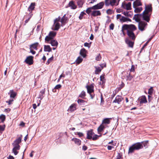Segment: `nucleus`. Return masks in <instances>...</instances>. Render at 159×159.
Wrapping results in <instances>:
<instances>
[{"instance_id": "nucleus-1", "label": "nucleus", "mask_w": 159, "mask_h": 159, "mask_svg": "<svg viewBox=\"0 0 159 159\" xmlns=\"http://www.w3.org/2000/svg\"><path fill=\"white\" fill-rule=\"evenodd\" d=\"M151 15V14L146 13L145 12V11H143L141 14L135 15L134 17L135 18V20L136 21H139L140 19V17H142L143 20L148 22L150 20Z\"/></svg>"}, {"instance_id": "nucleus-2", "label": "nucleus", "mask_w": 159, "mask_h": 159, "mask_svg": "<svg viewBox=\"0 0 159 159\" xmlns=\"http://www.w3.org/2000/svg\"><path fill=\"white\" fill-rule=\"evenodd\" d=\"M22 136L21 135V137L16 139L12 144L13 146L12 152L15 155L17 154L18 153V151L20 149V146L19 144L21 142Z\"/></svg>"}, {"instance_id": "nucleus-3", "label": "nucleus", "mask_w": 159, "mask_h": 159, "mask_svg": "<svg viewBox=\"0 0 159 159\" xmlns=\"http://www.w3.org/2000/svg\"><path fill=\"white\" fill-rule=\"evenodd\" d=\"M136 29V28L134 25H125L122 26L121 31L123 36H124L125 35V33L124 32V30H127V31L129 30V31L133 32Z\"/></svg>"}, {"instance_id": "nucleus-4", "label": "nucleus", "mask_w": 159, "mask_h": 159, "mask_svg": "<svg viewBox=\"0 0 159 159\" xmlns=\"http://www.w3.org/2000/svg\"><path fill=\"white\" fill-rule=\"evenodd\" d=\"M57 33L56 32L52 31L49 32L48 35L47 36L45 39L46 42H48L51 40L53 39L56 36Z\"/></svg>"}, {"instance_id": "nucleus-5", "label": "nucleus", "mask_w": 159, "mask_h": 159, "mask_svg": "<svg viewBox=\"0 0 159 159\" xmlns=\"http://www.w3.org/2000/svg\"><path fill=\"white\" fill-rule=\"evenodd\" d=\"M140 19H139V21L137 22H139V29L140 30L142 31L145 30L147 25V24L146 22L144 21H140Z\"/></svg>"}, {"instance_id": "nucleus-6", "label": "nucleus", "mask_w": 159, "mask_h": 159, "mask_svg": "<svg viewBox=\"0 0 159 159\" xmlns=\"http://www.w3.org/2000/svg\"><path fill=\"white\" fill-rule=\"evenodd\" d=\"M117 0H105V4L106 6L109 5L113 7L116 4Z\"/></svg>"}, {"instance_id": "nucleus-7", "label": "nucleus", "mask_w": 159, "mask_h": 159, "mask_svg": "<svg viewBox=\"0 0 159 159\" xmlns=\"http://www.w3.org/2000/svg\"><path fill=\"white\" fill-rule=\"evenodd\" d=\"M106 64L105 63L99 65V66H97L95 67L96 70L95 71V74H97L100 72L102 69L104 67H106Z\"/></svg>"}, {"instance_id": "nucleus-8", "label": "nucleus", "mask_w": 159, "mask_h": 159, "mask_svg": "<svg viewBox=\"0 0 159 159\" xmlns=\"http://www.w3.org/2000/svg\"><path fill=\"white\" fill-rule=\"evenodd\" d=\"M33 57L32 56H29L28 57L25 61L29 65H31L33 64Z\"/></svg>"}, {"instance_id": "nucleus-9", "label": "nucleus", "mask_w": 159, "mask_h": 159, "mask_svg": "<svg viewBox=\"0 0 159 159\" xmlns=\"http://www.w3.org/2000/svg\"><path fill=\"white\" fill-rule=\"evenodd\" d=\"M122 7L127 10H130L131 9V3L130 2H129L127 4L125 3H122Z\"/></svg>"}, {"instance_id": "nucleus-10", "label": "nucleus", "mask_w": 159, "mask_h": 159, "mask_svg": "<svg viewBox=\"0 0 159 159\" xmlns=\"http://www.w3.org/2000/svg\"><path fill=\"white\" fill-rule=\"evenodd\" d=\"M144 11L145 12L150 13L152 14V7L151 4L145 5V9Z\"/></svg>"}, {"instance_id": "nucleus-11", "label": "nucleus", "mask_w": 159, "mask_h": 159, "mask_svg": "<svg viewBox=\"0 0 159 159\" xmlns=\"http://www.w3.org/2000/svg\"><path fill=\"white\" fill-rule=\"evenodd\" d=\"M104 5V2H101L93 6V7L94 8V10L100 9L102 8Z\"/></svg>"}, {"instance_id": "nucleus-12", "label": "nucleus", "mask_w": 159, "mask_h": 159, "mask_svg": "<svg viewBox=\"0 0 159 159\" xmlns=\"http://www.w3.org/2000/svg\"><path fill=\"white\" fill-rule=\"evenodd\" d=\"M138 100L141 104L145 103L147 102L146 97L145 96H142L138 98Z\"/></svg>"}, {"instance_id": "nucleus-13", "label": "nucleus", "mask_w": 159, "mask_h": 159, "mask_svg": "<svg viewBox=\"0 0 159 159\" xmlns=\"http://www.w3.org/2000/svg\"><path fill=\"white\" fill-rule=\"evenodd\" d=\"M136 150H138L142 149L143 148V144L140 142L136 143L133 145Z\"/></svg>"}, {"instance_id": "nucleus-14", "label": "nucleus", "mask_w": 159, "mask_h": 159, "mask_svg": "<svg viewBox=\"0 0 159 159\" xmlns=\"http://www.w3.org/2000/svg\"><path fill=\"white\" fill-rule=\"evenodd\" d=\"M71 140L77 146H80L81 143V141L80 139L75 138H73Z\"/></svg>"}, {"instance_id": "nucleus-15", "label": "nucleus", "mask_w": 159, "mask_h": 159, "mask_svg": "<svg viewBox=\"0 0 159 159\" xmlns=\"http://www.w3.org/2000/svg\"><path fill=\"white\" fill-rule=\"evenodd\" d=\"M123 99V98L120 95H117L115 99V100H114L113 102L115 103H117L119 104L120 103V102Z\"/></svg>"}, {"instance_id": "nucleus-16", "label": "nucleus", "mask_w": 159, "mask_h": 159, "mask_svg": "<svg viewBox=\"0 0 159 159\" xmlns=\"http://www.w3.org/2000/svg\"><path fill=\"white\" fill-rule=\"evenodd\" d=\"M142 5V3L140 0H136L133 2V7L134 8H135L136 7L141 6Z\"/></svg>"}, {"instance_id": "nucleus-17", "label": "nucleus", "mask_w": 159, "mask_h": 159, "mask_svg": "<svg viewBox=\"0 0 159 159\" xmlns=\"http://www.w3.org/2000/svg\"><path fill=\"white\" fill-rule=\"evenodd\" d=\"M48 43H50L52 46L57 47L58 45L57 41L55 39H52L50 40Z\"/></svg>"}, {"instance_id": "nucleus-18", "label": "nucleus", "mask_w": 159, "mask_h": 159, "mask_svg": "<svg viewBox=\"0 0 159 159\" xmlns=\"http://www.w3.org/2000/svg\"><path fill=\"white\" fill-rule=\"evenodd\" d=\"M68 6L72 9H75L77 8V6L73 1L69 2Z\"/></svg>"}, {"instance_id": "nucleus-19", "label": "nucleus", "mask_w": 159, "mask_h": 159, "mask_svg": "<svg viewBox=\"0 0 159 159\" xmlns=\"http://www.w3.org/2000/svg\"><path fill=\"white\" fill-rule=\"evenodd\" d=\"M60 27V25L58 22H54L52 29L55 30H57Z\"/></svg>"}, {"instance_id": "nucleus-20", "label": "nucleus", "mask_w": 159, "mask_h": 159, "mask_svg": "<svg viewBox=\"0 0 159 159\" xmlns=\"http://www.w3.org/2000/svg\"><path fill=\"white\" fill-rule=\"evenodd\" d=\"M127 35L132 40L135 39V36L134 33L132 31H127Z\"/></svg>"}, {"instance_id": "nucleus-21", "label": "nucleus", "mask_w": 159, "mask_h": 159, "mask_svg": "<svg viewBox=\"0 0 159 159\" xmlns=\"http://www.w3.org/2000/svg\"><path fill=\"white\" fill-rule=\"evenodd\" d=\"M86 87L87 90V92L89 93H93V87L92 85L87 86Z\"/></svg>"}, {"instance_id": "nucleus-22", "label": "nucleus", "mask_w": 159, "mask_h": 159, "mask_svg": "<svg viewBox=\"0 0 159 159\" xmlns=\"http://www.w3.org/2000/svg\"><path fill=\"white\" fill-rule=\"evenodd\" d=\"M94 133L92 130H89L87 132V138L88 139H91Z\"/></svg>"}, {"instance_id": "nucleus-23", "label": "nucleus", "mask_w": 159, "mask_h": 159, "mask_svg": "<svg viewBox=\"0 0 159 159\" xmlns=\"http://www.w3.org/2000/svg\"><path fill=\"white\" fill-rule=\"evenodd\" d=\"M67 17L66 16V15H64L61 20V22L62 23V26L64 25L67 22Z\"/></svg>"}, {"instance_id": "nucleus-24", "label": "nucleus", "mask_w": 159, "mask_h": 159, "mask_svg": "<svg viewBox=\"0 0 159 159\" xmlns=\"http://www.w3.org/2000/svg\"><path fill=\"white\" fill-rule=\"evenodd\" d=\"M126 43L128 45L129 47L133 48L134 43L133 42L130 40L129 39L127 38L125 39Z\"/></svg>"}, {"instance_id": "nucleus-25", "label": "nucleus", "mask_w": 159, "mask_h": 159, "mask_svg": "<svg viewBox=\"0 0 159 159\" xmlns=\"http://www.w3.org/2000/svg\"><path fill=\"white\" fill-rule=\"evenodd\" d=\"M76 105L75 104H73L71 105L68 109V111L70 112H72L76 109Z\"/></svg>"}, {"instance_id": "nucleus-26", "label": "nucleus", "mask_w": 159, "mask_h": 159, "mask_svg": "<svg viewBox=\"0 0 159 159\" xmlns=\"http://www.w3.org/2000/svg\"><path fill=\"white\" fill-rule=\"evenodd\" d=\"M101 15V13L99 11H92L91 13V15L93 16H99Z\"/></svg>"}, {"instance_id": "nucleus-27", "label": "nucleus", "mask_w": 159, "mask_h": 159, "mask_svg": "<svg viewBox=\"0 0 159 159\" xmlns=\"http://www.w3.org/2000/svg\"><path fill=\"white\" fill-rule=\"evenodd\" d=\"M111 118H106L104 119L102 121V124L104 125V124H109L110 123V119Z\"/></svg>"}, {"instance_id": "nucleus-28", "label": "nucleus", "mask_w": 159, "mask_h": 159, "mask_svg": "<svg viewBox=\"0 0 159 159\" xmlns=\"http://www.w3.org/2000/svg\"><path fill=\"white\" fill-rule=\"evenodd\" d=\"M83 61V58L80 56L78 57L75 61V63L76 65L80 63Z\"/></svg>"}, {"instance_id": "nucleus-29", "label": "nucleus", "mask_w": 159, "mask_h": 159, "mask_svg": "<svg viewBox=\"0 0 159 159\" xmlns=\"http://www.w3.org/2000/svg\"><path fill=\"white\" fill-rule=\"evenodd\" d=\"M80 54L84 58L86 56V50L84 48L82 49L80 52Z\"/></svg>"}, {"instance_id": "nucleus-30", "label": "nucleus", "mask_w": 159, "mask_h": 159, "mask_svg": "<svg viewBox=\"0 0 159 159\" xmlns=\"http://www.w3.org/2000/svg\"><path fill=\"white\" fill-rule=\"evenodd\" d=\"M120 21L121 22H125L126 21H131V20L129 18L125 17L124 16H122L121 18L120 19Z\"/></svg>"}, {"instance_id": "nucleus-31", "label": "nucleus", "mask_w": 159, "mask_h": 159, "mask_svg": "<svg viewBox=\"0 0 159 159\" xmlns=\"http://www.w3.org/2000/svg\"><path fill=\"white\" fill-rule=\"evenodd\" d=\"M35 4L34 3H32L28 8V10L30 11L34 10L35 7Z\"/></svg>"}, {"instance_id": "nucleus-32", "label": "nucleus", "mask_w": 159, "mask_h": 159, "mask_svg": "<svg viewBox=\"0 0 159 159\" xmlns=\"http://www.w3.org/2000/svg\"><path fill=\"white\" fill-rule=\"evenodd\" d=\"M11 98H14L16 95V93L13 90H10V93H8Z\"/></svg>"}, {"instance_id": "nucleus-33", "label": "nucleus", "mask_w": 159, "mask_h": 159, "mask_svg": "<svg viewBox=\"0 0 159 159\" xmlns=\"http://www.w3.org/2000/svg\"><path fill=\"white\" fill-rule=\"evenodd\" d=\"M105 127L104 125L101 124L98 129V132H101L105 129Z\"/></svg>"}, {"instance_id": "nucleus-34", "label": "nucleus", "mask_w": 159, "mask_h": 159, "mask_svg": "<svg viewBox=\"0 0 159 159\" xmlns=\"http://www.w3.org/2000/svg\"><path fill=\"white\" fill-rule=\"evenodd\" d=\"M134 11L136 13L140 12L143 10V8L142 7H136L135 8H134Z\"/></svg>"}, {"instance_id": "nucleus-35", "label": "nucleus", "mask_w": 159, "mask_h": 159, "mask_svg": "<svg viewBox=\"0 0 159 159\" xmlns=\"http://www.w3.org/2000/svg\"><path fill=\"white\" fill-rule=\"evenodd\" d=\"M136 150L133 145L130 147L129 149L128 153H132L134 152V150Z\"/></svg>"}, {"instance_id": "nucleus-36", "label": "nucleus", "mask_w": 159, "mask_h": 159, "mask_svg": "<svg viewBox=\"0 0 159 159\" xmlns=\"http://www.w3.org/2000/svg\"><path fill=\"white\" fill-rule=\"evenodd\" d=\"M51 48L49 45H44V51L45 52H50L51 51Z\"/></svg>"}, {"instance_id": "nucleus-37", "label": "nucleus", "mask_w": 159, "mask_h": 159, "mask_svg": "<svg viewBox=\"0 0 159 159\" xmlns=\"http://www.w3.org/2000/svg\"><path fill=\"white\" fill-rule=\"evenodd\" d=\"M77 102L80 105H84L85 104V101L82 99H78L77 100Z\"/></svg>"}, {"instance_id": "nucleus-38", "label": "nucleus", "mask_w": 159, "mask_h": 159, "mask_svg": "<svg viewBox=\"0 0 159 159\" xmlns=\"http://www.w3.org/2000/svg\"><path fill=\"white\" fill-rule=\"evenodd\" d=\"M38 45V43H34L31 45L30 46V48H33L34 49L37 50V47Z\"/></svg>"}, {"instance_id": "nucleus-39", "label": "nucleus", "mask_w": 159, "mask_h": 159, "mask_svg": "<svg viewBox=\"0 0 159 159\" xmlns=\"http://www.w3.org/2000/svg\"><path fill=\"white\" fill-rule=\"evenodd\" d=\"M130 13H131L130 12L126 11H124L123 13L125 16L131 17H132V15Z\"/></svg>"}, {"instance_id": "nucleus-40", "label": "nucleus", "mask_w": 159, "mask_h": 159, "mask_svg": "<svg viewBox=\"0 0 159 159\" xmlns=\"http://www.w3.org/2000/svg\"><path fill=\"white\" fill-rule=\"evenodd\" d=\"M94 10V8L93 7H89L86 10V12L88 14H89L90 12H92V10Z\"/></svg>"}, {"instance_id": "nucleus-41", "label": "nucleus", "mask_w": 159, "mask_h": 159, "mask_svg": "<svg viewBox=\"0 0 159 159\" xmlns=\"http://www.w3.org/2000/svg\"><path fill=\"white\" fill-rule=\"evenodd\" d=\"M77 3L79 7H82L84 3V2L82 0H79L77 1Z\"/></svg>"}, {"instance_id": "nucleus-42", "label": "nucleus", "mask_w": 159, "mask_h": 159, "mask_svg": "<svg viewBox=\"0 0 159 159\" xmlns=\"http://www.w3.org/2000/svg\"><path fill=\"white\" fill-rule=\"evenodd\" d=\"M85 92L84 91H82L81 93L80 94L79 97L81 98H84L85 97Z\"/></svg>"}, {"instance_id": "nucleus-43", "label": "nucleus", "mask_w": 159, "mask_h": 159, "mask_svg": "<svg viewBox=\"0 0 159 159\" xmlns=\"http://www.w3.org/2000/svg\"><path fill=\"white\" fill-rule=\"evenodd\" d=\"M86 13L84 11H82L81 12L79 18L80 20H82L83 18V16L84 15H86Z\"/></svg>"}, {"instance_id": "nucleus-44", "label": "nucleus", "mask_w": 159, "mask_h": 159, "mask_svg": "<svg viewBox=\"0 0 159 159\" xmlns=\"http://www.w3.org/2000/svg\"><path fill=\"white\" fill-rule=\"evenodd\" d=\"M44 93V90H42L40 92V94L39 95V98H40L41 99L43 98V95Z\"/></svg>"}, {"instance_id": "nucleus-45", "label": "nucleus", "mask_w": 159, "mask_h": 159, "mask_svg": "<svg viewBox=\"0 0 159 159\" xmlns=\"http://www.w3.org/2000/svg\"><path fill=\"white\" fill-rule=\"evenodd\" d=\"M100 80L102 82V84H103L105 82V80L104 75H101L100 76Z\"/></svg>"}, {"instance_id": "nucleus-46", "label": "nucleus", "mask_w": 159, "mask_h": 159, "mask_svg": "<svg viewBox=\"0 0 159 159\" xmlns=\"http://www.w3.org/2000/svg\"><path fill=\"white\" fill-rule=\"evenodd\" d=\"M6 117L5 115H2L0 116V119L1 120V122H3L5 119Z\"/></svg>"}, {"instance_id": "nucleus-47", "label": "nucleus", "mask_w": 159, "mask_h": 159, "mask_svg": "<svg viewBox=\"0 0 159 159\" xmlns=\"http://www.w3.org/2000/svg\"><path fill=\"white\" fill-rule=\"evenodd\" d=\"M5 127V125H0V132L2 133V131H3Z\"/></svg>"}, {"instance_id": "nucleus-48", "label": "nucleus", "mask_w": 159, "mask_h": 159, "mask_svg": "<svg viewBox=\"0 0 159 159\" xmlns=\"http://www.w3.org/2000/svg\"><path fill=\"white\" fill-rule=\"evenodd\" d=\"M148 141H146L145 142H141V143L143 144L144 147L145 148H147L148 147Z\"/></svg>"}, {"instance_id": "nucleus-49", "label": "nucleus", "mask_w": 159, "mask_h": 159, "mask_svg": "<svg viewBox=\"0 0 159 159\" xmlns=\"http://www.w3.org/2000/svg\"><path fill=\"white\" fill-rule=\"evenodd\" d=\"M98 136L97 134H95L94 135H93V137H92V139L93 140H97V139H98V137L99 136Z\"/></svg>"}, {"instance_id": "nucleus-50", "label": "nucleus", "mask_w": 159, "mask_h": 159, "mask_svg": "<svg viewBox=\"0 0 159 159\" xmlns=\"http://www.w3.org/2000/svg\"><path fill=\"white\" fill-rule=\"evenodd\" d=\"M125 84L123 83H122L120 86L117 89V90L118 91H119L124 86Z\"/></svg>"}, {"instance_id": "nucleus-51", "label": "nucleus", "mask_w": 159, "mask_h": 159, "mask_svg": "<svg viewBox=\"0 0 159 159\" xmlns=\"http://www.w3.org/2000/svg\"><path fill=\"white\" fill-rule=\"evenodd\" d=\"M153 91V89L152 87H151L148 91V93L150 95H152Z\"/></svg>"}, {"instance_id": "nucleus-52", "label": "nucleus", "mask_w": 159, "mask_h": 159, "mask_svg": "<svg viewBox=\"0 0 159 159\" xmlns=\"http://www.w3.org/2000/svg\"><path fill=\"white\" fill-rule=\"evenodd\" d=\"M104 101L103 98V97L102 94L101 95V103L100 105H102L104 104Z\"/></svg>"}, {"instance_id": "nucleus-53", "label": "nucleus", "mask_w": 159, "mask_h": 159, "mask_svg": "<svg viewBox=\"0 0 159 159\" xmlns=\"http://www.w3.org/2000/svg\"><path fill=\"white\" fill-rule=\"evenodd\" d=\"M75 134L78 135L80 137H81L84 136L83 134L81 132H77L76 134L75 133Z\"/></svg>"}, {"instance_id": "nucleus-54", "label": "nucleus", "mask_w": 159, "mask_h": 159, "mask_svg": "<svg viewBox=\"0 0 159 159\" xmlns=\"http://www.w3.org/2000/svg\"><path fill=\"white\" fill-rule=\"evenodd\" d=\"M127 79L129 80H131L133 78V76L131 75L130 73H129V74L127 76Z\"/></svg>"}, {"instance_id": "nucleus-55", "label": "nucleus", "mask_w": 159, "mask_h": 159, "mask_svg": "<svg viewBox=\"0 0 159 159\" xmlns=\"http://www.w3.org/2000/svg\"><path fill=\"white\" fill-rule=\"evenodd\" d=\"M53 57H52L48 59L47 62L46 63V64H48L50 63L51 62V61L53 60Z\"/></svg>"}, {"instance_id": "nucleus-56", "label": "nucleus", "mask_w": 159, "mask_h": 159, "mask_svg": "<svg viewBox=\"0 0 159 159\" xmlns=\"http://www.w3.org/2000/svg\"><path fill=\"white\" fill-rule=\"evenodd\" d=\"M101 58V57L100 54H98L96 57V60L97 61H99Z\"/></svg>"}, {"instance_id": "nucleus-57", "label": "nucleus", "mask_w": 159, "mask_h": 159, "mask_svg": "<svg viewBox=\"0 0 159 159\" xmlns=\"http://www.w3.org/2000/svg\"><path fill=\"white\" fill-rule=\"evenodd\" d=\"M14 101L13 99H10L9 101H7L6 102L8 103V105H10L12 103V102Z\"/></svg>"}, {"instance_id": "nucleus-58", "label": "nucleus", "mask_w": 159, "mask_h": 159, "mask_svg": "<svg viewBox=\"0 0 159 159\" xmlns=\"http://www.w3.org/2000/svg\"><path fill=\"white\" fill-rule=\"evenodd\" d=\"M121 158V155L119 153H118L116 159H120Z\"/></svg>"}, {"instance_id": "nucleus-59", "label": "nucleus", "mask_w": 159, "mask_h": 159, "mask_svg": "<svg viewBox=\"0 0 159 159\" xmlns=\"http://www.w3.org/2000/svg\"><path fill=\"white\" fill-rule=\"evenodd\" d=\"M32 14H31V13H30V17L27 20H26L25 21V24L27 23L28 21L30 19V18H31V17L32 16Z\"/></svg>"}, {"instance_id": "nucleus-60", "label": "nucleus", "mask_w": 159, "mask_h": 159, "mask_svg": "<svg viewBox=\"0 0 159 159\" xmlns=\"http://www.w3.org/2000/svg\"><path fill=\"white\" fill-rule=\"evenodd\" d=\"M135 70L134 66V65H132L131 68L130 70V72H134Z\"/></svg>"}, {"instance_id": "nucleus-61", "label": "nucleus", "mask_w": 159, "mask_h": 159, "mask_svg": "<svg viewBox=\"0 0 159 159\" xmlns=\"http://www.w3.org/2000/svg\"><path fill=\"white\" fill-rule=\"evenodd\" d=\"M90 44L89 43H84V46L85 47H87L89 48L90 47Z\"/></svg>"}, {"instance_id": "nucleus-62", "label": "nucleus", "mask_w": 159, "mask_h": 159, "mask_svg": "<svg viewBox=\"0 0 159 159\" xmlns=\"http://www.w3.org/2000/svg\"><path fill=\"white\" fill-rule=\"evenodd\" d=\"M107 149L108 150H111L112 148H114V146L111 145H108L107 146Z\"/></svg>"}, {"instance_id": "nucleus-63", "label": "nucleus", "mask_w": 159, "mask_h": 159, "mask_svg": "<svg viewBox=\"0 0 159 159\" xmlns=\"http://www.w3.org/2000/svg\"><path fill=\"white\" fill-rule=\"evenodd\" d=\"M114 25L113 23H111L110 25V29L111 30H113L114 29Z\"/></svg>"}, {"instance_id": "nucleus-64", "label": "nucleus", "mask_w": 159, "mask_h": 159, "mask_svg": "<svg viewBox=\"0 0 159 159\" xmlns=\"http://www.w3.org/2000/svg\"><path fill=\"white\" fill-rule=\"evenodd\" d=\"M108 144H110L112 145L113 146H115L116 145V143H115L113 142V141H111V142H110L108 143Z\"/></svg>"}]
</instances>
